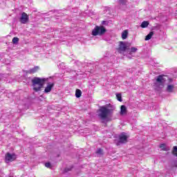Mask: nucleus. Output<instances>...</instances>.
<instances>
[{
    "instance_id": "obj_1",
    "label": "nucleus",
    "mask_w": 177,
    "mask_h": 177,
    "mask_svg": "<svg viewBox=\"0 0 177 177\" xmlns=\"http://www.w3.org/2000/svg\"><path fill=\"white\" fill-rule=\"evenodd\" d=\"M31 82L35 92H40L42 88H44L46 82H47V86L44 88V92L45 93H50V92H52V89H53V87L55 86V80H53V78L52 77L41 78L35 77L32 79Z\"/></svg>"
},
{
    "instance_id": "obj_2",
    "label": "nucleus",
    "mask_w": 177,
    "mask_h": 177,
    "mask_svg": "<svg viewBox=\"0 0 177 177\" xmlns=\"http://www.w3.org/2000/svg\"><path fill=\"white\" fill-rule=\"evenodd\" d=\"M115 109V107L111 104L100 106L99 109L98 118L102 124H107V122L111 121L110 117L113 115Z\"/></svg>"
},
{
    "instance_id": "obj_3",
    "label": "nucleus",
    "mask_w": 177,
    "mask_h": 177,
    "mask_svg": "<svg viewBox=\"0 0 177 177\" xmlns=\"http://www.w3.org/2000/svg\"><path fill=\"white\" fill-rule=\"evenodd\" d=\"M165 82H167V79L165 75H159L155 77V82H153V88L157 92H161L164 86H165Z\"/></svg>"
},
{
    "instance_id": "obj_4",
    "label": "nucleus",
    "mask_w": 177,
    "mask_h": 177,
    "mask_svg": "<svg viewBox=\"0 0 177 177\" xmlns=\"http://www.w3.org/2000/svg\"><path fill=\"white\" fill-rule=\"evenodd\" d=\"M106 31L107 30L106 29V28H104V26H96L92 31V35H93V37H96V35H100V37H102V35H104V34H106Z\"/></svg>"
},
{
    "instance_id": "obj_5",
    "label": "nucleus",
    "mask_w": 177,
    "mask_h": 177,
    "mask_svg": "<svg viewBox=\"0 0 177 177\" xmlns=\"http://www.w3.org/2000/svg\"><path fill=\"white\" fill-rule=\"evenodd\" d=\"M128 142V136L124 132H122L119 135V140L116 142V146H121V145H124V143Z\"/></svg>"
},
{
    "instance_id": "obj_6",
    "label": "nucleus",
    "mask_w": 177,
    "mask_h": 177,
    "mask_svg": "<svg viewBox=\"0 0 177 177\" xmlns=\"http://www.w3.org/2000/svg\"><path fill=\"white\" fill-rule=\"evenodd\" d=\"M19 21H20V23H21V24H27V23H28L29 18H28V15H27V13H26V12L21 13V17L19 19Z\"/></svg>"
},
{
    "instance_id": "obj_7",
    "label": "nucleus",
    "mask_w": 177,
    "mask_h": 177,
    "mask_svg": "<svg viewBox=\"0 0 177 177\" xmlns=\"http://www.w3.org/2000/svg\"><path fill=\"white\" fill-rule=\"evenodd\" d=\"M127 49H128L127 43L125 41H120L118 52H119V53H122V52H125Z\"/></svg>"
},
{
    "instance_id": "obj_8",
    "label": "nucleus",
    "mask_w": 177,
    "mask_h": 177,
    "mask_svg": "<svg viewBox=\"0 0 177 177\" xmlns=\"http://www.w3.org/2000/svg\"><path fill=\"white\" fill-rule=\"evenodd\" d=\"M16 159V155L14 153H7L6 154V162H9V161H15Z\"/></svg>"
},
{
    "instance_id": "obj_9",
    "label": "nucleus",
    "mask_w": 177,
    "mask_h": 177,
    "mask_svg": "<svg viewBox=\"0 0 177 177\" xmlns=\"http://www.w3.org/2000/svg\"><path fill=\"white\" fill-rule=\"evenodd\" d=\"M38 70H39V66H35L34 68H32L28 71H26V74H34L37 73Z\"/></svg>"
},
{
    "instance_id": "obj_10",
    "label": "nucleus",
    "mask_w": 177,
    "mask_h": 177,
    "mask_svg": "<svg viewBox=\"0 0 177 177\" xmlns=\"http://www.w3.org/2000/svg\"><path fill=\"white\" fill-rule=\"evenodd\" d=\"M175 86L172 84H168L167 87L166 88V91L168 92L169 93H172L174 92V88Z\"/></svg>"
},
{
    "instance_id": "obj_11",
    "label": "nucleus",
    "mask_w": 177,
    "mask_h": 177,
    "mask_svg": "<svg viewBox=\"0 0 177 177\" xmlns=\"http://www.w3.org/2000/svg\"><path fill=\"white\" fill-rule=\"evenodd\" d=\"M154 35V32L151 31L150 32L146 37H145V41H150L152 37Z\"/></svg>"
},
{
    "instance_id": "obj_12",
    "label": "nucleus",
    "mask_w": 177,
    "mask_h": 177,
    "mask_svg": "<svg viewBox=\"0 0 177 177\" xmlns=\"http://www.w3.org/2000/svg\"><path fill=\"white\" fill-rule=\"evenodd\" d=\"M160 147L163 150V151H169V147H167L165 144H161Z\"/></svg>"
},
{
    "instance_id": "obj_13",
    "label": "nucleus",
    "mask_w": 177,
    "mask_h": 177,
    "mask_svg": "<svg viewBox=\"0 0 177 177\" xmlns=\"http://www.w3.org/2000/svg\"><path fill=\"white\" fill-rule=\"evenodd\" d=\"M149 21H144L142 22L140 27L141 28H146L147 27H149Z\"/></svg>"
},
{
    "instance_id": "obj_14",
    "label": "nucleus",
    "mask_w": 177,
    "mask_h": 177,
    "mask_svg": "<svg viewBox=\"0 0 177 177\" xmlns=\"http://www.w3.org/2000/svg\"><path fill=\"white\" fill-rule=\"evenodd\" d=\"M96 154H97L98 157H102L104 154V153L103 152V149H102V148H99L96 151Z\"/></svg>"
},
{
    "instance_id": "obj_15",
    "label": "nucleus",
    "mask_w": 177,
    "mask_h": 177,
    "mask_svg": "<svg viewBox=\"0 0 177 177\" xmlns=\"http://www.w3.org/2000/svg\"><path fill=\"white\" fill-rule=\"evenodd\" d=\"M171 168H176L177 167V160H173L170 162Z\"/></svg>"
},
{
    "instance_id": "obj_16",
    "label": "nucleus",
    "mask_w": 177,
    "mask_h": 177,
    "mask_svg": "<svg viewBox=\"0 0 177 177\" xmlns=\"http://www.w3.org/2000/svg\"><path fill=\"white\" fill-rule=\"evenodd\" d=\"M82 95V91H81V90L80 89H76L75 91V96L76 97L80 98L81 97V96Z\"/></svg>"
},
{
    "instance_id": "obj_17",
    "label": "nucleus",
    "mask_w": 177,
    "mask_h": 177,
    "mask_svg": "<svg viewBox=\"0 0 177 177\" xmlns=\"http://www.w3.org/2000/svg\"><path fill=\"white\" fill-rule=\"evenodd\" d=\"M127 113V106L122 105L120 107V114H125Z\"/></svg>"
},
{
    "instance_id": "obj_18",
    "label": "nucleus",
    "mask_w": 177,
    "mask_h": 177,
    "mask_svg": "<svg viewBox=\"0 0 177 177\" xmlns=\"http://www.w3.org/2000/svg\"><path fill=\"white\" fill-rule=\"evenodd\" d=\"M122 39H127L128 38V30H124L122 33Z\"/></svg>"
},
{
    "instance_id": "obj_19",
    "label": "nucleus",
    "mask_w": 177,
    "mask_h": 177,
    "mask_svg": "<svg viewBox=\"0 0 177 177\" xmlns=\"http://www.w3.org/2000/svg\"><path fill=\"white\" fill-rule=\"evenodd\" d=\"M172 154H173V156H174L175 157H177V146H174V147H173Z\"/></svg>"
},
{
    "instance_id": "obj_20",
    "label": "nucleus",
    "mask_w": 177,
    "mask_h": 177,
    "mask_svg": "<svg viewBox=\"0 0 177 177\" xmlns=\"http://www.w3.org/2000/svg\"><path fill=\"white\" fill-rule=\"evenodd\" d=\"M12 44H14V45H17L19 44V38L18 37H14L12 39Z\"/></svg>"
},
{
    "instance_id": "obj_21",
    "label": "nucleus",
    "mask_w": 177,
    "mask_h": 177,
    "mask_svg": "<svg viewBox=\"0 0 177 177\" xmlns=\"http://www.w3.org/2000/svg\"><path fill=\"white\" fill-rule=\"evenodd\" d=\"M116 97L118 102H122V97L121 95V93H116Z\"/></svg>"
},
{
    "instance_id": "obj_22",
    "label": "nucleus",
    "mask_w": 177,
    "mask_h": 177,
    "mask_svg": "<svg viewBox=\"0 0 177 177\" xmlns=\"http://www.w3.org/2000/svg\"><path fill=\"white\" fill-rule=\"evenodd\" d=\"M71 169H73V167H66L64 169V174H67V172H70V171H71Z\"/></svg>"
},
{
    "instance_id": "obj_23",
    "label": "nucleus",
    "mask_w": 177,
    "mask_h": 177,
    "mask_svg": "<svg viewBox=\"0 0 177 177\" xmlns=\"http://www.w3.org/2000/svg\"><path fill=\"white\" fill-rule=\"evenodd\" d=\"M119 4L125 6L127 5V0H119Z\"/></svg>"
},
{
    "instance_id": "obj_24",
    "label": "nucleus",
    "mask_w": 177,
    "mask_h": 177,
    "mask_svg": "<svg viewBox=\"0 0 177 177\" xmlns=\"http://www.w3.org/2000/svg\"><path fill=\"white\" fill-rule=\"evenodd\" d=\"M131 53H136V52H138V48H136L135 47H131Z\"/></svg>"
},
{
    "instance_id": "obj_25",
    "label": "nucleus",
    "mask_w": 177,
    "mask_h": 177,
    "mask_svg": "<svg viewBox=\"0 0 177 177\" xmlns=\"http://www.w3.org/2000/svg\"><path fill=\"white\" fill-rule=\"evenodd\" d=\"M45 167H46V168H50V167H52V165L50 164V162H48L45 163Z\"/></svg>"
},
{
    "instance_id": "obj_26",
    "label": "nucleus",
    "mask_w": 177,
    "mask_h": 177,
    "mask_svg": "<svg viewBox=\"0 0 177 177\" xmlns=\"http://www.w3.org/2000/svg\"><path fill=\"white\" fill-rule=\"evenodd\" d=\"M151 30L153 31H154V30L157 31V30H160V26H153V27H152Z\"/></svg>"
},
{
    "instance_id": "obj_27",
    "label": "nucleus",
    "mask_w": 177,
    "mask_h": 177,
    "mask_svg": "<svg viewBox=\"0 0 177 177\" xmlns=\"http://www.w3.org/2000/svg\"><path fill=\"white\" fill-rule=\"evenodd\" d=\"M102 24L103 26H107V24H109V21H102Z\"/></svg>"
},
{
    "instance_id": "obj_28",
    "label": "nucleus",
    "mask_w": 177,
    "mask_h": 177,
    "mask_svg": "<svg viewBox=\"0 0 177 177\" xmlns=\"http://www.w3.org/2000/svg\"><path fill=\"white\" fill-rule=\"evenodd\" d=\"M167 80H168L169 82H173V81H174V80H172V78H169V77H168Z\"/></svg>"
},
{
    "instance_id": "obj_29",
    "label": "nucleus",
    "mask_w": 177,
    "mask_h": 177,
    "mask_svg": "<svg viewBox=\"0 0 177 177\" xmlns=\"http://www.w3.org/2000/svg\"><path fill=\"white\" fill-rule=\"evenodd\" d=\"M2 80V75L0 74V81Z\"/></svg>"
}]
</instances>
